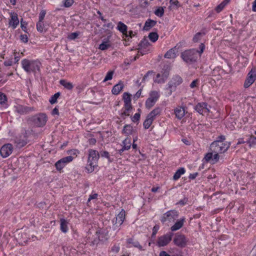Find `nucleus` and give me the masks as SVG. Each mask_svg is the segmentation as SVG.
<instances>
[{"mask_svg":"<svg viewBox=\"0 0 256 256\" xmlns=\"http://www.w3.org/2000/svg\"><path fill=\"white\" fill-rule=\"evenodd\" d=\"M161 112L162 108L160 107H156L148 114V116L154 120L156 116L160 115Z\"/></svg>","mask_w":256,"mask_h":256,"instance_id":"393cba45","label":"nucleus"},{"mask_svg":"<svg viewBox=\"0 0 256 256\" xmlns=\"http://www.w3.org/2000/svg\"><path fill=\"white\" fill-rule=\"evenodd\" d=\"M174 235L172 232H168L158 238L157 241V244L158 246H166L172 239Z\"/></svg>","mask_w":256,"mask_h":256,"instance_id":"f8f14e48","label":"nucleus"},{"mask_svg":"<svg viewBox=\"0 0 256 256\" xmlns=\"http://www.w3.org/2000/svg\"><path fill=\"white\" fill-rule=\"evenodd\" d=\"M198 175V172L190 174L189 176V178L191 180H194Z\"/></svg>","mask_w":256,"mask_h":256,"instance_id":"0e129e2a","label":"nucleus"},{"mask_svg":"<svg viewBox=\"0 0 256 256\" xmlns=\"http://www.w3.org/2000/svg\"><path fill=\"white\" fill-rule=\"evenodd\" d=\"M229 2V0H224L220 4L216 6L215 10L218 12H220L225 7V6Z\"/></svg>","mask_w":256,"mask_h":256,"instance_id":"7c9ffc66","label":"nucleus"},{"mask_svg":"<svg viewBox=\"0 0 256 256\" xmlns=\"http://www.w3.org/2000/svg\"><path fill=\"white\" fill-rule=\"evenodd\" d=\"M29 120L32 122L37 127L44 126L47 121V116L45 114L40 113L30 118Z\"/></svg>","mask_w":256,"mask_h":256,"instance_id":"39448f33","label":"nucleus"},{"mask_svg":"<svg viewBox=\"0 0 256 256\" xmlns=\"http://www.w3.org/2000/svg\"><path fill=\"white\" fill-rule=\"evenodd\" d=\"M150 40L153 42H156L158 38V35L156 32H152L148 35Z\"/></svg>","mask_w":256,"mask_h":256,"instance_id":"72a5a7b5","label":"nucleus"},{"mask_svg":"<svg viewBox=\"0 0 256 256\" xmlns=\"http://www.w3.org/2000/svg\"><path fill=\"white\" fill-rule=\"evenodd\" d=\"M160 96L159 92L156 90L150 92L148 98L146 101V108L148 109L152 108L155 104Z\"/></svg>","mask_w":256,"mask_h":256,"instance_id":"0eeeda50","label":"nucleus"},{"mask_svg":"<svg viewBox=\"0 0 256 256\" xmlns=\"http://www.w3.org/2000/svg\"><path fill=\"white\" fill-rule=\"evenodd\" d=\"M154 120L151 118H150L148 116H147L146 119L144 121L143 123L144 127L145 129H148L150 125L152 124Z\"/></svg>","mask_w":256,"mask_h":256,"instance_id":"2f4dec72","label":"nucleus"},{"mask_svg":"<svg viewBox=\"0 0 256 256\" xmlns=\"http://www.w3.org/2000/svg\"><path fill=\"white\" fill-rule=\"evenodd\" d=\"M14 111L20 114H26L34 110V107H29L21 104H16L14 107Z\"/></svg>","mask_w":256,"mask_h":256,"instance_id":"9d476101","label":"nucleus"},{"mask_svg":"<svg viewBox=\"0 0 256 256\" xmlns=\"http://www.w3.org/2000/svg\"><path fill=\"white\" fill-rule=\"evenodd\" d=\"M178 50L176 47H174L168 50L164 54V58H174L176 57Z\"/></svg>","mask_w":256,"mask_h":256,"instance_id":"5701e85b","label":"nucleus"},{"mask_svg":"<svg viewBox=\"0 0 256 256\" xmlns=\"http://www.w3.org/2000/svg\"><path fill=\"white\" fill-rule=\"evenodd\" d=\"M115 219V221L114 220H112L114 223L113 228L114 230L118 231L120 229V226L122 224L125 219V211L122 210L117 215Z\"/></svg>","mask_w":256,"mask_h":256,"instance_id":"1a4fd4ad","label":"nucleus"},{"mask_svg":"<svg viewBox=\"0 0 256 256\" xmlns=\"http://www.w3.org/2000/svg\"><path fill=\"white\" fill-rule=\"evenodd\" d=\"M256 80V72L252 70L247 76V78L244 82V86L245 88L250 87Z\"/></svg>","mask_w":256,"mask_h":256,"instance_id":"2eb2a0df","label":"nucleus"},{"mask_svg":"<svg viewBox=\"0 0 256 256\" xmlns=\"http://www.w3.org/2000/svg\"><path fill=\"white\" fill-rule=\"evenodd\" d=\"M173 242L176 246L180 248L185 247L187 242L186 239L183 234H176Z\"/></svg>","mask_w":256,"mask_h":256,"instance_id":"dca6fc26","label":"nucleus"},{"mask_svg":"<svg viewBox=\"0 0 256 256\" xmlns=\"http://www.w3.org/2000/svg\"><path fill=\"white\" fill-rule=\"evenodd\" d=\"M124 84L121 81L119 82L114 85L112 90V94L117 95L124 88Z\"/></svg>","mask_w":256,"mask_h":256,"instance_id":"412c9836","label":"nucleus"},{"mask_svg":"<svg viewBox=\"0 0 256 256\" xmlns=\"http://www.w3.org/2000/svg\"><path fill=\"white\" fill-rule=\"evenodd\" d=\"M178 216V212L176 210H170L164 213L161 218L160 220L162 223L166 222H172Z\"/></svg>","mask_w":256,"mask_h":256,"instance_id":"6e6552de","label":"nucleus"},{"mask_svg":"<svg viewBox=\"0 0 256 256\" xmlns=\"http://www.w3.org/2000/svg\"><path fill=\"white\" fill-rule=\"evenodd\" d=\"M174 114L178 119L181 120L185 115L186 110L184 107H177L174 109Z\"/></svg>","mask_w":256,"mask_h":256,"instance_id":"6ab92c4d","label":"nucleus"},{"mask_svg":"<svg viewBox=\"0 0 256 256\" xmlns=\"http://www.w3.org/2000/svg\"><path fill=\"white\" fill-rule=\"evenodd\" d=\"M101 156L102 157H105L108 158H109V153L107 151H104L101 153Z\"/></svg>","mask_w":256,"mask_h":256,"instance_id":"69168bd1","label":"nucleus"},{"mask_svg":"<svg viewBox=\"0 0 256 256\" xmlns=\"http://www.w3.org/2000/svg\"><path fill=\"white\" fill-rule=\"evenodd\" d=\"M114 71H109L106 76L104 78V82H106L109 80H111L112 78V76L114 74Z\"/></svg>","mask_w":256,"mask_h":256,"instance_id":"c03bdc74","label":"nucleus"},{"mask_svg":"<svg viewBox=\"0 0 256 256\" xmlns=\"http://www.w3.org/2000/svg\"><path fill=\"white\" fill-rule=\"evenodd\" d=\"M184 222L185 218H184L178 220L172 226H171V230L174 232L180 230L182 227Z\"/></svg>","mask_w":256,"mask_h":256,"instance_id":"4be33fe9","label":"nucleus"},{"mask_svg":"<svg viewBox=\"0 0 256 256\" xmlns=\"http://www.w3.org/2000/svg\"><path fill=\"white\" fill-rule=\"evenodd\" d=\"M18 24L19 20L18 14L14 12L10 14V19L9 22L10 26H11L13 29H14Z\"/></svg>","mask_w":256,"mask_h":256,"instance_id":"a211bd4d","label":"nucleus"},{"mask_svg":"<svg viewBox=\"0 0 256 256\" xmlns=\"http://www.w3.org/2000/svg\"><path fill=\"white\" fill-rule=\"evenodd\" d=\"M46 14V10H42L40 11V14H39L38 22H43V20Z\"/></svg>","mask_w":256,"mask_h":256,"instance_id":"3c124183","label":"nucleus"},{"mask_svg":"<svg viewBox=\"0 0 256 256\" xmlns=\"http://www.w3.org/2000/svg\"><path fill=\"white\" fill-rule=\"evenodd\" d=\"M187 201H188V199L186 198H184V199L180 200L177 203V204H178L181 206H184L186 203Z\"/></svg>","mask_w":256,"mask_h":256,"instance_id":"13d9d810","label":"nucleus"},{"mask_svg":"<svg viewBox=\"0 0 256 256\" xmlns=\"http://www.w3.org/2000/svg\"><path fill=\"white\" fill-rule=\"evenodd\" d=\"M104 26L110 29H112L114 28V25L112 22H109L106 24H104Z\"/></svg>","mask_w":256,"mask_h":256,"instance_id":"338daca9","label":"nucleus"},{"mask_svg":"<svg viewBox=\"0 0 256 256\" xmlns=\"http://www.w3.org/2000/svg\"><path fill=\"white\" fill-rule=\"evenodd\" d=\"M116 28L123 34H126L128 26L122 22H118Z\"/></svg>","mask_w":256,"mask_h":256,"instance_id":"a878e982","label":"nucleus"},{"mask_svg":"<svg viewBox=\"0 0 256 256\" xmlns=\"http://www.w3.org/2000/svg\"><path fill=\"white\" fill-rule=\"evenodd\" d=\"M204 34V32H199L196 33L193 38V41L194 42H198L201 38L202 36Z\"/></svg>","mask_w":256,"mask_h":256,"instance_id":"79ce46f5","label":"nucleus"},{"mask_svg":"<svg viewBox=\"0 0 256 256\" xmlns=\"http://www.w3.org/2000/svg\"><path fill=\"white\" fill-rule=\"evenodd\" d=\"M60 83L64 88H66L68 90H71L74 88V85L72 84V82H67L66 80H61L60 81Z\"/></svg>","mask_w":256,"mask_h":256,"instance_id":"cd10ccee","label":"nucleus"},{"mask_svg":"<svg viewBox=\"0 0 256 256\" xmlns=\"http://www.w3.org/2000/svg\"><path fill=\"white\" fill-rule=\"evenodd\" d=\"M16 143L18 147H22L26 144V142L25 140H22L16 139Z\"/></svg>","mask_w":256,"mask_h":256,"instance_id":"8fccbe9b","label":"nucleus"},{"mask_svg":"<svg viewBox=\"0 0 256 256\" xmlns=\"http://www.w3.org/2000/svg\"><path fill=\"white\" fill-rule=\"evenodd\" d=\"M156 24V22L150 19H148L145 22L144 26V30L146 31L150 30V29Z\"/></svg>","mask_w":256,"mask_h":256,"instance_id":"b1692460","label":"nucleus"},{"mask_svg":"<svg viewBox=\"0 0 256 256\" xmlns=\"http://www.w3.org/2000/svg\"><path fill=\"white\" fill-rule=\"evenodd\" d=\"M206 102H199L194 107L195 110L200 114L209 113L210 110Z\"/></svg>","mask_w":256,"mask_h":256,"instance_id":"f3484780","label":"nucleus"},{"mask_svg":"<svg viewBox=\"0 0 256 256\" xmlns=\"http://www.w3.org/2000/svg\"><path fill=\"white\" fill-rule=\"evenodd\" d=\"M198 80H193L190 84V87L192 88H193L196 87V85L198 84Z\"/></svg>","mask_w":256,"mask_h":256,"instance_id":"bf43d9fd","label":"nucleus"},{"mask_svg":"<svg viewBox=\"0 0 256 256\" xmlns=\"http://www.w3.org/2000/svg\"><path fill=\"white\" fill-rule=\"evenodd\" d=\"M60 96V92H58L56 93L54 95L52 96L50 98L49 102L51 104H54L56 102L58 98Z\"/></svg>","mask_w":256,"mask_h":256,"instance_id":"e433bc0d","label":"nucleus"},{"mask_svg":"<svg viewBox=\"0 0 256 256\" xmlns=\"http://www.w3.org/2000/svg\"><path fill=\"white\" fill-rule=\"evenodd\" d=\"M160 256H170V254L166 253L165 251H162L160 253Z\"/></svg>","mask_w":256,"mask_h":256,"instance_id":"774afa93","label":"nucleus"},{"mask_svg":"<svg viewBox=\"0 0 256 256\" xmlns=\"http://www.w3.org/2000/svg\"><path fill=\"white\" fill-rule=\"evenodd\" d=\"M154 73V72L152 70L148 71L146 72V74L143 77L142 81H144L146 80V78H147V77L149 76V74H152Z\"/></svg>","mask_w":256,"mask_h":256,"instance_id":"680f3d73","label":"nucleus"},{"mask_svg":"<svg viewBox=\"0 0 256 256\" xmlns=\"http://www.w3.org/2000/svg\"><path fill=\"white\" fill-rule=\"evenodd\" d=\"M110 46V44L108 43V42H103L100 44L98 48L102 50H104L108 48Z\"/></svg>","mask_w":256,"mask_h":256,"instance_id":"c9c22d12","label":"nucleus"},{"mask_svg":"<svg viewBox=\"0 0 256 256\" xmlns=\"http://www.w3.org/2000/svg\"><path fill=\"white\" fill-rule=\"evenodd\" d=\"M6 102L7 97L6 95L2 92H0V105L4 106L6 104Z\"/></svg>","mask_w":256,"mask_h":256,"instance_id":"f704fd0d","label":"nucleus"},{"mask_svg":"<svg viewBox=\"0 0 256 256\" xmlns=\"http://www.w3.org/2000/svg\"><path fill=\"white\" fill-rule=\"evenodd\" d=\"M74 3V0H64L63 2L64 6L65 8L70 7Z\"/></svg>","mask_w":256,"mask_h":256,"instance_id":"37998d69","label":"nucleus"},{"mask_svg":"<svg viewBox=\"0 0 256 256\" xmlns=\"http://www.w3.org/2000/svg\"><path fill=\"white\" fill-rule=\"evenodd\" d=\"M123 100L124 103H131V98L130 94L128 92H124L123 94Z\"/></svg>","mask_w":256,"mask_h":256,"instance_id":"a19ab883","label":"nucleus"},{"mask_svg":"<svg viewBox=\"0 0 256 256\" xmlns=\"http://www.w3.org/2000/svg\"><path fill=\"white\" fill-rule=\"evenodd\" d=\"M60 230L64 232L68 231V222L64 219H60Z\"/></svg>","mask_w":256,"mask_h":256,"instance_id":"473e14b6","label":"nucleus"},{"mask_svg":"<svg viewBox=\"0 0 256 256\" xmlns=\"http://www.w3.org/2000/svg\"><path fill=\"white\" fill-rule=\"evenodd\" d=\"M98 232H96V238H94L92 240L90 241L89 242L90 244V245L92 246H96L98 244L99 242L100 239L98 238Z\"/></svg>","mask_w":256,"mask_h":256,"instance_id":"de8ad7c7","label":"nucleus"},{"mask_svg":"<svg viewBox=\"0 0 256 256\" xmlns=\"http://www.w3.org/2000/svg\"><path fill=\"white\" fill-rule=\"evenodd\" d=\"M162 74H158L154 82L156 83H164L169 76V69L168 66H164L162 71Z\"/></svg>","mask_w":256,"mask_h":256,"instance_id":"9b49d317","label":"nucleus"},{"mask_svg":"<svg viewBox=\"0 0 256 256\" xmlns=\"http://www.w3.org/2000/svg\"><path fill=\"white\" fill-rule=\"evenodd\" d=\"M22 68L28 73L40 71L41 63L37 60L24 59L22 60Z\"/></svg>","mask_w":256,"mask_h":256,"instance_id":"7ed1b4c3","label":"nucleus"},{"mask_svg":"<svg viewBox=\"0 0 256 256\" xmlns=\"http://www.w3.org/2000/svg\"><path fill=\"white\" fill-rule=\"evenodd\" d=\"M133 128L130 124H126L124 126L122 132L126 136L130 135L132 134Z\"/></svg>","mask_w":256,"mask_h":256,"instance_id":"bb28decb","label":"nucleus"},{"mask_svg":"<svg viewBox=\"0 0 256 256\" xmlns=\"http://www.w3.org/2000/svg\"><path fill=\"white\" fill-rule=\"evenodd\" d=\"M225 139V136L221 135L217 138L216 140L210 144V152L207 153L204 158L206 162L214 164L218 161L219 154L226 152L230 145V142H224Z\"/></svg>","mask_w":256,"mask_h":256,"instance_id":"f257e3e1","label":"nucleus"},{"mask_svg":"<svg viewBox=\"0 0 256 256\" xmlns=\"http://www.w3.org/2000/svg\"><path fill=\"white\" fill-rule=\"evenodd\" d=\"M204 48V45L203 44H201L200 46V50H198V54H199L200 56V54L203 52Z\"/></svg>","mask_w":256,"mask_h":256,"instance_id":"052dcab7","label":"nucleus"},{"mask_svg":"<svg viewBox=\"0 0 256 256\" xmlns=\"http://www.w3.org/2000/svg\"><path fill=\"white\" fill-rule=\"evenodd\" d=\"M198 50L195 49L186 50L181 54V58L186 63H192L196 61Z\"/></svg>","mask_w":256,"mask_h":256,"instance_id":"20e7f679","label":"nucleus"},{"mask_svg":"<svg viewBox=\"0 0 256 256\" xmlns=\"http://www.w3.org/2000/svg\"><path fill=\"white\" fill-rule=\"evenodd\" d=\"M246 142L250 147L254 146L256 144V138L254 136H251Z\"/></svg>","mask_w":256,"mask_h":256,"instance_id":"4c0bfd02","label":"nucleus"},{"mask_svg":"<svg viewBox=\"0 0 256 256\" xmlns=\"http://www.w3.org/2000/svg\"><path fill=\"white\" fill-rule=\"evenodd\" d=\"M131 146V140L128 138H126L122 142V148L118 150V153L121 154L122 152L126 150H128Z\"/></svg>","mask_w":256,"mask_h":256,"instance_id":"aec40b11","label":"nucleus"},{"mask_svg":"<svg viewBox=\"0 0 256 256\" xmlns=\"http://www.w3.org/2000/svg\"><path fill=\"white\" fill-rule=\"evenodd\" d=\"M124 108L127 111H130L132 108L131 103H124Z\"/></svg>","mask_w":256,"mask_h":256,"instance_id":"4d7b16f0","label":"nucleus"},{"mask_svg":"<svg viewBox=\"0 0 256 256\" xmlns=\"http://www.w3.org/2000/svg\"><path fill=\"white\" fill-rule=\"evenodd\" d=\"M14 60L12 56L10 58H8V60H6L4 62V64L6 66H12L13 64Z\"/></svg>","mask_w":256,"mask_h":256,"instance_id":"49530a36","label":"nucleus"},{"mask_svg":"<svg viewBox=\"0 0 256 256\" xmlns=\"http://www.w3.org/2000/svg\"><path fill=\"white\" fill-rule=\"evenodd\" d=\"M140 116L139 113L135 114L134 116L132 118V120L134 122H138L140 120Z\"/></svg>","mask_w":256,"mask_h":256,"instance_id":"603ef678","label":"nucleus"},{"mask_svg":"<svg viewBox=\"0 0 256 256\" xmlns=\"http://www.w3.org/2000/svg\"><path fill=\"white\" fill-rule=\"evenodd\" d=\"M20 39L24 43H26L28 42V37L26 34H21L20 36Z\"/></svg>","mask_w":256,"mask_h":256,"instance_id":"6e6d98bb","label":"nucleus"},{"mask_svg":"<svg viewBox=\"0 0 256 256\" xmlns=\"http://www.w3.org/2000/svg\"><path fill=\"white\" fill-rule=\"evenodd\" d=\"M98 197L97 194H94L90 196V197L88 199V202H90L91 200L96 199Z\"/></svg>","mask_w":256,"mask_h":256,"instance_id":"e2e57ef3","label":"nucleus"},{"mask_svg":"<svg viewBox=\"0 0 256 256\" xmlns=\"http://www.w3.org/2000/svg\"><path fill=\"white\" fill-rule=\"evenodd\" d=\"M13 146L10 144H5L0 149V154L4 158L8 157L12 152Z\"/></svg>","mask_w":256,"mask_h":256,"instance_id":"4468645a","label":"nucleus"},{"mask_svg":"<svg viewBox=\"0 0 256 256\" xmlns=\"http://www.w3.org/2000/svg\"><path fill=\"white\" fill-rule=\"evenodd\" d=\"M73 159L74 158L72 156H68L61 158L55 164L56 169L58 171H60L67 164L72 162Z\"/></svg>","mask_w":256,"mask_h":256,"instance_id":"ddd939ff","label":"nucleus"},{"mask_svg":"<svg viewBox=\"0 0 256 256\" xmlns=\"http://www.w3.org/2000/svg\"><path fill=\"white\" fill-rule=\"evenodd\" d=\"M120 248L119 246H116V245H114L112 247V248L111 249V251L112 252H113L114 253L116 254V253L120 251Z\"/></svg>","mask_w":256,"mask_h":256,"instance_id":"5fc2aeb1","label":"nucleus"},{"mask_svg":"<svg viewBox=\"0 0 256 256\" xmlns=\"http://www.w3.org/2000/svg\"><path fill=\"white\" fill-rule=\"evenodd\" d=\"M154 14L159 16L162 17L163 16L164 14V9L162 7H158L155 11H154Z\"/></svg>","mask_w":256,"mask_h":256,"instance_id":"ea45409f","label":"nucleus"},{"mask_svg":"<svg viewBox=\"0 0 256 256\" xmlns=\"http://www.w3.org/2000/svg\"><path fill=\"white\" fill-rule=\"evenodd\" d=\"M100 158L98 152L92 149L88 150V166L86 168L88 172H92L94 168L98 166V162Z\"/></svg>","mask_w":256,"mask_h":256,"instance_id":"f03ea898","label":"nucleus"},{"mask_svg":"<svg viewBox=\"0 0 256 256\" xmlns=\"http://www.w3.org/2000/svg\"><path fill=\"white\" fill-rule=\"evenodd\" d=\"M128 244H132V245L134 247L138 248L140 250H142V246L140 244V243L138 242H133V240L132 238H129V239L128 240Z\"/></svg>","mask_w":256,"mask_h":256,"instance_id":"58836bf2","label":"nucleus"},{"mask_svg":"<svg viewBox=\"0 0 256 256\" xmlns=\"http://www.w3.org/2000/svg\"><path fill=\"white\" fill-rule=\"evenodd\" d=\"M185 172V169L184 168H180L174 173L173 176V179L174 180H178V178H180L182 174H184Z\"/></svg>","mask_w":256,"mask_h":256,"instance_id":"c85d7f7f","label":"nucleus"},{"mask_svg":"<svg viewBox=\"0 0 256 256\" xmlns=\"http://www.w3.org/2000/svg\"><path fill=\"white\" fill-rule=\"evenodd\" d=\"M78 34L79 33L77 32H72L68 36V38L70 40H74L77 38Z\"/></svg>","mask_w":256,"mask_h":256,"instance_id":"09e8293b","label":"nucleus"},{"mask_svg":"<svg viewBox=\"0 0 256 256\" xmlns=\"http://www.w3.org/2000/svg\"><path fill=\"white\" fill-rule=\"evenodd\" d=\"M182 78L178 75L172 77V80L168 83L167 90H169L168 94L170 96L172 92L176 90V88L182 82Z\"/></svg>","mask_w":256,"mask_h":256,"instance_id":"423d86ee","label":"nucleus"},{"mask_svg":"<svg viewBox=\"0 0 256 256\" xmlns=\"http://www.w3.org/2000/svg\"><path fill=\"white\" fill-rule=\"evenodd\" d=\"M149 44V42L147 39L144 38L140 42L138 46L140 48H146Z\"/></svg>","mask_w":256,"mask_h":256,"instance_id":"a18cd8bd","label":"nucleus"},{"mask_svg":"<svg viewBox=\"0 0 256 256\" xmlns=\"http://www.w3.org/2000/svg\"><path fill=\"white\" fill-rule=\"evenodd\" d=\"M36 29L38 32L41 33L45 32L47 28L44 24V22H38L36 24Z\"/></svg>","mask_w":256,"mask_h":256,"instance_id":"c756f323","label":"nucleus"},{"mask_svg":"<svg viewBox=\"0 0 256 256\" xmlns=\"http://www.w3.org/2000/svg\"><path fill=\"white\" fill-rule=\"evenodd\" d=\"M159 229V226L158 225L154 226L152 228V238H154Z\"/></svg>","mask_w":256,"mask_h":256,"instance_id":"864d4df0","label":"nucleus"}]
</instances>
